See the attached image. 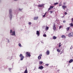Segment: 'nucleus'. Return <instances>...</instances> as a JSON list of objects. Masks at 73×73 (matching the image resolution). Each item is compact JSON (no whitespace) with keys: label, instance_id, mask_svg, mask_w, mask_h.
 <instances>
[{"label":"nucleus","instance_id":"nucleus-1","mask_svg":"<svg viewBox=\"0 0 73 73\" xmlns=\"http://www.w3.org/2000/svg\"><path fill=\"white\" fill-rule=\"evenodd\" d=\"M10 33H12V34L11 35V36H16L15 35V31L12 32V30H10Z\"/></svg>","mask_w":73,"mask_h":73},{"label":"nucleus","instance_id":"nucleus-2","mask_svg":"<svg viewBox=\"0 0 73 73\" xmlns=\"http://www.w3.org/2000/svg\"><path fill=\"white\" fill-rule=\"evenodd\" d=\"M9 13L10 14V17L11 19L12 17V9H10L9 10Z\"/></svg>","mask_w":73,"mask_h":73},{"label":"nucleus","instance_id":"nucleus-3","mask_svg":"<svg viewBox=\"0 0 73 73\" xmlns=\"http://www.w3.org/2000/svg\"><path fill=\"white\" fill-rule=\"evenodd\" d=\"M19 57H20V58H21V60H23V59H24V56H23V54H20Z\"/></svg>","mask_w":73,"mask_h":73},{"label":"nucleus","instance_id":"nucleus-4","mask_svg":"<svg viewBox=\"0 0 73 73\" xmlns=\"http://www.w3.org/2000/svg\"><path fill=\"white\" fill-rule=\"evenodd\" d=\"M30 54V52H26V55L27 56H27H29V57H31V54Z\"/></svg>","mask_w":73,"mask_h":73},{"label":"nucleus","instance_id":"nucleus-5","mask_svg":"<svg viewBox=\"0 0 73 73\" xmlns=\"http://www.w3.org/2000/svg\"><path fill=\"white\" fill-rule=\"evenodd\" d=\"M68 37H73V33H71L68 34Z\"/></svg>","mask_w":73,"mask_h":73},{"label":"nucleus","instance_id":"nucleus-6","mask_svg":"<svg viewBox=\"0 0 73 73\" xmlns=\"http://www.w3.org/2000/svg\"><path fill=\"white\" fill-rule=\"evenodd\" d=\"M53 6H50L49 8L48 9V11L49 12V11H50V9H53Z\"/></svg>","mask_w":73,"mask_h":73},{"label":"nucleus","instance_id":"nucleus-7","mask_svg":"<svg viewBox=\"0 0 73 73\" xmlns=\"http://www.w3.org/2000/svg\"><path fill=\"white\" fill-rule=\"evenodd\" d=\"M43 68H44V67L42 66H41L38 67V69L42 70V69H43Z\"/></svg>","mask_w":73,"mask_h":73},{"label":"nucleus","instance_id":"nucleus-8","mask_svg":"<svg viewBox=\"0 0 73 73\" xmlns=\"http://www.w3.org/2000/svg\"><path fill=\"white\" fill-rule=\"evenodd\" d=\"M44 6V4H42L41 5H38V7H42Z\"/></svg>","mask_w":73,"mask_h":73},{"label":"nucleus","instance_id":"nucleus-9","mask_svg":"<svg viewBox=\"0 0 73 73\" xmlns=\"http://www.w3.org/2000/svg\"><path fill=\"white\" fill-rule=\"evenodd\" d=\"M40 33L38 31H36V35H37L38 36H40Z\"/></svg>","mask_w":73,"mask_h":73},{"label":"nucleus","instance_id":"nucleus-10","mask_svg":"<svg viewBox=\"0 0 73 73\" xmlns=\"http://www.w3.org/2000/svg\"><path fill=\"white\" fill-rule=\"evenodd\" d=\"M56 26H55V23L54 24V25L53 27V30H56Z\"/></svg>","mask_w":73,"mask_h":73},{"label":"nucleus","instance_id":"nucleus-11","mask_svg":"<svg viewBox=\"0 0 73 73\" xmlns=\"http://www.w3.org/2000/svg\"><path fill=\"white\" fill-rule=\"evenodd\" d=\"M38 17H35L34 19V20H37V19H38Z\"/></svg>","mask_w":73,"mask_h":73},{"label":"nucleus","instance_id":"nucleus-12","mask_svg":"<svg viewBox=\"0 0 73 73\" xmlns=\"http://www.w3.org/2000/svg\"><path fill=\"white\" fill-rule=\"evenodd\" d=\"M46 53H47V55H49L50 53V52H49V50H48L46 51Z\"/></svg>","mask_w":73,"mask_h":73},{"label":"nucleus","instance_id":"nucleus-13","mask_svg":"<svg viewBox=\"0 0 73 73\" xmlns=\"http://www.w3.org/2000/svg\"><path fill=\"white\" fill-rule=\"evenodd\" d=\"M62 7L64 9H65V8H66V6L65 5L62 6Z\"/></svg>","mask_w":73,"mask_h":73},{"label":"nucleus","instance_id":"nucleus-14","mask_svg":"<svg viewBox=\"0 0 73 73\" xmlns=\"http://www.w3.org/2000/svg\"><path fill=\"white\" fill-rule=\"evenodd\" d=\"M61 37H62V38H66V36H65V35H62L61 36Z\"/></svg>","mask_w":73,"mask_h":73},{"label":"nucleus","instance_id":"nucleus-15","mask_svg":"<svg viewBox=\"0 0 73 73\" xmlns=\"http://www.w3.org/2000/svg\"><path fill=\"white\" fill-rule=\"evenodd\" d=\"M73 62V59H71L69 61V62L70 63H71L72 62Z\"/></svg>","mask_w":73,"mask_h":73},{"label":"nucleus","instance_id":"nucleus-16","mask_svg":"<svg viewBox=\"0 0 73 73\" xmlns=\"http://www.w3.org/2000/svg\"><path fill=\"white\" fill-rule=\"evenodd\" d=\"M41 57L40 56H38V59L39 60H41Z\"/></svg>","mask_w":73,"mask_h":73},{"label":"nucleus","instance_id":"nucleus-17","mask_svg":"<svg viewBox=\"0 0 73 73\" xmlns=\"http://www.w3.org/2000/svg\"><path fill=\"white\" fill-rule=\"evenodd\" d=\"M57 38V37H56L55 36H54L53 37V39H54V40H55V39H56Z\"/></svg>","mask_w":73,"mask_h":73},{"label":"nucleus","instance_id":"nucleus-18","mask_svg":"<svg viewBox=\"0 0 73 73\" xmlns=\"http://www.w3.org/2000/svg\"><path fill=\"white\" fill-rule=\"evenodd\" d=\"M45 29L46 30H48L49 29V27H46Z\"/></svg>","mask_w":73,"mask_h":73},{"label":"nucleus","instance_id":"nucleus-19","mask_svg":"<svg viewBox=\"0 0 73 73\" xmlns=\"http://www.w3.org/2000/svg\"><path fill=\"white\" fill-rule=\"evenodd\" d=\"M69 29H70V27H69L67 28L66 29L67 31H69Z\"/></svg>","mask_w":73,"mask_h":73},{"label":"nucleus","instance_id":"nucleus-20","mask_svg":"<svg viewBox=\"0 0 73 73\" xmlns=\"http://www.w3.org/2000/svg\"><path fill=\"white\" fill-rule=\"evenodd\" d=\"M42 61H40L39 62V64L41 65V64H42Z\"/></svg>","mask_w":73,"mask_h":73},{"label":"nucleus","instance_id":"nucleus-21","mask_svg":"<svg viewBox=\"0 0 73 73\" xmlns=\"http://www.w3.org/2000/svg\"><path fill=\"white\" fill-rule=\"evenodd\" d=\"M43 37H46V34H44L43 35Z\"/></svg>","mask_w":73,"mask_h":73},{"label":"nucleus","instance_id":"nucleus-22","mask_svg":"<svg viewBox=\"0 0 73 73\" xmlns=\"http://www.w3.org/2000/svg\"><path fill=\"white\" fill-rule=\"evenodd\" d=\"M57 51L58 52H60V50H59L58 49H57Z\"/></svg>","mask_w":73,"mask_h":73},{"label":"nucleus","instance_id":"nucleus-23","mask_svg":"<svg viewBox=\"0 0 73 73\" xmlns=\"http://www.w3.org/2000/svg\"><path fill=\"white\" fill-rule=\"evenodd\" d=\"M58 4V3H54V5H56V4Z\"/></svg>","mask_w":73,"mask_h":73},{"label":"nucleus","instance_id":"nucleus-24","mask_svg":"<svg viewBox=\"0 0 73 73\" xmlns=\"http://www.w3.org/2000/svg\"><path fill=\"white\" fill-rule=\"evenodd\" d=\"M70 26H71V27H73V23H72V24H70Z\"/></svg>","mask_w":73,"mask_h":73},{"label":"nucleus","instance_id":"nucleus-25","mask_svg":"<svg viewBox=\"0 0 73 73\" xmlns=\"http://www.w3.org/2000/svg\"><path fill=\"white\" fill-rule=\"evenodd\" d=\"M46 13H45L44 15L42 16L43 17H45V15H46Z\"/></svg>","mask_w":73,"mask_h":73},{"label":"nucleus","instance_id":"nucleus-26","mask_svg":"<svg viewBox=\"0 0 73 73\" xmlns=\"http://www.w3.org/2000/svg\"><path fill=\"white\" fill-rule=\"evenodd\" d=\"M19 46H21V44L20 43H19Z\"/></svg>","mask_w":73,"mask_h":73},{"label":"nucleus","instance_id":"nucleus-27","mask_svg":"<svg viewBox=\"0 0 73 73\" xmlns=\"http://www.w3.org/2000/svg\"><path fill=\"white\" fill-rule=\"evenodd\" d=\"M62 26H60L59 27V29H61V28H62Z\"/></svg>","mask_w":73,"mask_h":73},{"label":"nucleus","instance_id":"nucleus-28","mask_svg":"<svg viewBox=\"0 0 73 73\" xmlns=\"http://www.w3.org/2000/svg\"><path fill=\"white\" fill-rule=\"evenodd\" d=\"M40 42L42 43V44H44V42L43 41H40Z\"/></svg>","mask_w":73,"mask_h":73},{"label":"nucleus","instance_id":"nucleus-29","mask_svg":"<svg viewBox=\"0 0 73 73\" xmlns=\"http://www.w3.org/2000/svg\"><path fill=\"white\" fill-rule=\"evenodd\" d=\"M29 25H31V22H29Z\"/></svg>","mask_w":73,"mask_h":73},{"label":"nucleus","instance_id":"nucleus-30","mask_svg":"<svg viewBox=\"0 0 73 73\" xmlns=\"http://www.w3.org/2000/svg\"><path fill=\"white\" fill-rule=\"evenodd\" d=\"M67 14V13H66V12H65V13H64V14L65 15H66Z\"/></svg>","mask_w":73,"mask_h":73},{"label":"nucleus","instance_id":"nucleus-31","mask_svg":"<svg viewBox=\"0 0 73 73\" xmlns=\"http://www.w3.org/2000/svg\"><path fill=\"white\" fill-rule=\"evenodd\" d=\"M62 53H63V52L62 51L61 53H60V54H62Z\"/></svg>","mask_w":73,"mask_h":73},{"label":"nucleus","instance_id":"nucleus-32","mask_svg":"<svg viewBox=\"0 0 73 73\" xmlns=\"http://www.w3.org/2000/svg\"><path fill=\"white\" fill-rule=\"evenodd\" d=\"M61 5H62V4L60 3V4H59V6H61Z\"/></svg>","mask_w":73,"mask_h":73},{"label":"nucleus","instance_id":"nucleus-33","mask_svg":"<svg viewBox=\"0 0 73 73\" xmlns=\"http://www.w3.org/2000/svg\"><path fill=\"white\" fill-rule=\"evenodd\" d=\"M46 66H48L49 65V64H46Z\"/></svg>","mask_w":73,"mask_h":73},{"label":"nucleus","instance_id":"nucleus-34","mask_svg":"<svg viewBox=\"0 0 73 73\" xmlns=\"http://www.w3.org/2000/svg\"><path fill=\"white\" fill-rule=\"evenodd\" d=\"M42 56V54H40L39 56H40V57H41Z\"/></svg>","mask_w":73,"mask_h":73},{"label":"nucleus","instance_id":"nucleus-35","mask_svg":"<svg viewBox=\"0 0 73 73\" xmlns=\"http://www.w3.org/2000/svg\"><path fill=\"white\" fill-rule=\"evenodd\" d=\"M61 44H59V47H61Z\"/></svg>","mask_w":73,"mask_h":73},{"label":"nucleus","instance_id":"nucleus-36","mask_svg":"<svg viewBox=\"0 0 73 73\" xmlns=\"http://www.w3.org/2000/svg\"><path fill=\"white\" fill-rule=\"evenodd\" d=\"M66 22V21H63V22L64 23H65Z\"/></svg>","mask_w":73,"mask_h":73},{"label":"nucleus","instance_id":"nucleus-37","mask_svg":"<svg viewBox=\"0 0 73 73\" xmlns=\"http://www.w3.org/2000/svg\"><path fill=\"white\" fill-rule=\"evenodd\" d=\"M50 13H53V11H50Z\"/></svg>","mask_w":73,"mask_h":73},{"label":"nucleus","instance_id":"nucleus-38","mask_svg":"<svg viewBox=\"0 0 73 73\" xmlns=\"http://www.w3.org/2000/svg\"><path fill=\"white\" fill-rule=\"evenodd\" d=\"M65 2H64V3H63V4H64V5H65Z\"/></svg>","mask_w":73,"mask_h":73},{"label":"nucleus","instance_id":"nucleus-39","mask_svg":"<svg viewBox=\"0 0 73 73\" xmlns=\"http://www.w3.org/2000/svg\"><path fill=\"white\" fill-rule=\"evenodd\" d=\"M19 11H21L22 10L21 9H19Z\"/></svg>","mask_w":73,"mask_h":73},{"label":"nucleus","instance_id":"nucleus-40","mask_svg":"<svg viewBox=\"0 0 73 73\" xmlns=\"http://www.w3.org/2000/svg\"><path fill=\"white\" fill-rule=\"evenodd\" d=\"M73 21V18H72V21Z\"/></svg>","mask_w":73,"mask_h":73},{"label":"nucleus","instance_id":"nucleus-41","mask_svg":"<svg viewBox=\"0 0 73 73\" xmlns=\"http://www.w3.org/2000/svg\"><path fill=\"white\" fill-rule=\"evenodd\" d=\"M72 47H71L70 48V49H72Z\"/></svg>","mask_w":73,"mask_h":73},{"label":"nucleus","instance_id":"nucleus-42","mask_svg":"<svg viewBox=\"0 0 73 73\" xmlns=\"http://www.w3.org/2000/svg\"><path fill=\"white\" fill-rule=\"evenodd\" d=\"M62 17V18H63V17H64V16Z\"/></svg>","mask_w":73,"mask_h":73},{"label":"nucleus","instance_id":"nucleus-43","mask_svg":"<svg viewBox=\"0 0 73 73\" xmlns=\"http://www.w3.org/2000/svg\"><path fill=\"white\" fill-rule=\"evenodd\" d=\"M59 44H60V45H61V43H59Z\"/></svg>","mask_w":73,"mask_h":73},{"label":"nucleus","instance_id":"nucleus-44","mask_svg":"<svg viewBox=\"0 0 73 73\" xmlns=\"http://www.w3.org/2000/svg\"><path fill=\"white\" fill-rule=\"evenodd\" d=\"M14 1H17V0H14Z\"/></svg>","mask_w":73,"mask_h":73}]
</instances>
